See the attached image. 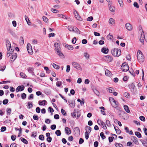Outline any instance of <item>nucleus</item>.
I'll use <instances>...</instances> for the list:
<instances>
[{
	"instance_id": "e433bc0d",
	"label": "nucleus",
	"mask_w": 147,
	"mask_h": 147,
	"mask_svg": "<svg viewBox=\"0 0 147 147\" xmlns=\"http://www.w3.org/2000/svg\"><path fill=\"white\" fill-rule=\"evenodd\" d=\"M135 84L132 83L129 86V88L130 89H134L135 88Z\"/></svg>"
},
{
	"instance_id": "7ed1b4c3",
	"label": "nucleus",
	"mask_w": 147,
	"mask_h": 147,
	"mask_svg": "<svg viewBox=\"0 0 147 147\" xmlns=\"http://www.w3.org/2000/svg\"><path fill=\"white\" fill-rule=\"evenodd\" d=\"M140 40L142 44H144V40L147 42V34H144L143 31H142L140 36Z\"/></svg>"
},
{
	"instance_id": "c756f323",
	"label": "nucleus",
	"mask_w": 147,
	"mask_h": 147,
	"mask_svg": "<svg viewBox=\"0 0 147 147\" xmlns=\"http://www.w3.org/2000/svg\"><path fill=\"white\" fill-rule=\"evenodd\" d=\"M135 135L138 138H140L142 137L141 134L139 132L136 131L135 133Z\"/></svg>"
},
{
	"instance_id": "4d7b16f0",
	"label": "nucleus",
	"mask_w": 147,
	"mask_h": 147,
	"mask_svg": "<svg viewBox=\"0 0 147 147\" xmlns=\"http://www.w3.org/2000/svg\"><path fill=\"white\" fill-rule=\"evenodd\" d=\"M89 133H88V132H85V137L86 139V140H88L89 138Z\"/></svg>"
},
{
	"instance_id": "6ab92c4d",
	"label": "nucleus",
	"mask_w": 147,
	"mask_h": 147,
	"mask_svg": "<svg viewBox=\"0 0 147 147\" xmlns=\"http://www.w3.org/2000/svg\"><path fill=\"white\" fill-rule=\"evenodd\" d=\"M85 129L86 131V132H88L89 134L91 131L92 128L90 126H86L85 127Z\"/></svg>"
},
{
	"instance_id": "ea45409f",
	"label": "nucleus",
	"mask_w": 147,
	"mask_h": 147,
	"mask_svg": "<svg viewBox=\"0 0 147 147\" xmlns=\"http://www.w3.org/2000/svg\"><path fill=\"white\" fill-rule=\"evenodd\" d=\"M84 56L86 57V59H88L89 58V55L87 53H84Z\"/></svg>"
},
{
	"instance_id": "a19ab883",
	"label": "nucleus",
	"mask_w": 147,
	"mask_h": 147,
	"mask_svg": "<svg viewBox=\"0 0 147 147\" xmlns=\"http://www.w3.org/2000/svg\"><path fill=\"white\" fill-rule=\"evenodd\" d=\"M100 136L102 139H105L106 138V137L104 135V134L103 132H101L100 133Z\"/></svg>"
},
{
	"instance_id": "f03ea898",
	"label": "nucleus",
	"mask_w": 147,
	"mask_h": 147,
	"mask_svg": "<svg viewBox=\"0 0 147 147\" xmlns=\"http://www.w3.org/2000/svg\"><path fill=\"white\" fill-rule=\"evenodd\" d=\"M111 53L115 57H119L121 54V51L119 49L114 48L112 49Z\"/></svg>"
},
{
	"instance_id": "8fccbe9b",
	"label": "nucleus",
	"mask_w": 147,
	"mask_h": 147,
	"mask_svg": "<svg viewBox=\"0 0 147 147\" xmlns=\"http://www.w3.org/2000/svg\"><path fill=\"white\" fill-rule=\"evenodd\" d=\"M61 113L64 116H66L67 114L65 111L63 109H62L61 110Z\"/></svg>"
},
{
	"instance_id": "69168bd1",
	"label": "nucleus",
	"mask_w": 147,
	"mask_h": 147,
	"mask_svg": "<svg viewBox=\"0 0 147 147\" xmlns=\"http://www.w3.org/2000/svg\"><path fill=\"white\" fill-rule=\"evenodd\" d=\"M36 113H40V109L39 107H37L36 109Z\"/></svg>"
},
{
	"instance_id": "6e6552de",
	"label": "nucleus",
	"mask_w": 147,
	"mask_h": 147,
	"mask_svg": "<svg viewBox=\"0 0 147 147\" xmlns=\"http://www.w3.org/2000/svg\"><path fill=\"white\" fill-rule=\"evenodd\" d=\"M119 116L122 119H123L124 120L125 119L124 118V116L127 115V113L125 112L122 111H119Z\"/></svg>"
},
{
	"instance_id": "a18cd8bd",
	"label": "nucleus",
	"mask_w": 147,
	"mask_h": 147,
	"mask_svg": "<svg viewBox=\"0 0 147 147\" xmlns=\"http://www.w3.org/2000/svg\"><path fill=\"white\" fill-rule=\"evenodd\" d=\"M33 107L32 104V103H30V102H28V109H30L32 108Z\"/></svg>"
},
{
	"instance_id": "f257e3e1",
	"label": "nucleus",
	"mask_w": 147,
	"mask_h": 147,
	"mask_svg": "<svg viewBox=\"0 0 147 147\" xmlns=\"http://www.w3.org/2000/svg\"><path fill=\"white\" fill-rule=\"evenodd\" d=\"M137 59L140 62H143L144 60V57L141 51L139 50L137 54Z\"/></svg>"
},
{
	"instance_id": "2eb2a0df",
	"label": "nucleus",
	"mask_w": 147,
	"mask_h": 147,
	"mask_svg": "<svg viewBox=\"0 0 147 147\" xmlns=\"http://www.w3.org/2000/svg\"><path fill=\"white\" fill-rule=\"evenodd\" d=\"M101 51L104 53L107 54L109 51V49L107 48L103 47L102 48Z\"/></svg>"
},
{
	"instance_id": "393cba45",
	"label": "nucleus",
	"mask_w": 147,
	"mask_h": 147,
	"mask_svg": "<svg viewBox=\"0 0 147 147\" xmlns=\"http://www.w3.org/2000/svg\"><path fill=\"white\" fill-rule=\"evenodd\" d=\"M74 27L71 26H68L67 28L70 31L74 32Z\"/></svg>"
},
{
	"instance_id": "423d86ee",
	"label": "nucleus",
	"mask_w": 147,
	"mask_h": 147,
	"mask_svg": "<svg viewBox=\"0 0 147 147\" xmlns=\"http://www.w3.org/2000/svg\"><path fill=\"white\" fill-rule=\"evenodd\" d=\"M27 49L28 53L30 55L32 54L33 51L32 50V47L31 45L28 43L27 46Z\"/></svg>"
},
{
	"instance_id": "13d9d810",
	"label": "nucleus",
	"mask_w": 147,
	"mask_h": 147,
	"mask_svg": "<svg viewBox=\"0 0 147 147\" xmlns=\"http://www.w3.org/2000/svg\"><path fill=\"white\" fill-rule=\"evenodd\" d=\"M118 2L120 4V6L121 7H123V1L121 0H118Z\"/></svg>"
},
{
	"instance_id": "72a5a7b5",
	"label": "nucleus",
	"mask_w": 147,
	"mask_h": 147,
	"mask_svg": "<svg viewBox=\"0 0 147 147\" xmlns=\"http://www.w3.org/2000/svg\"><path fill=\"white\" fill-rule=\"evenodd\" d=\"M37 135V132L36 131L33 132L32 133V134L31 136V137H32L34 138H35L36 137Z\"/></svg>"
},
{
	"instance_id": "bb28decb",
	"label": "nucleus",
	"mask_w": 147,
	"mask_h": 147,
	"mask_svg": "<svg viewBox=\"0 0 147 147\" xmlns=\"http://www.w3.org/2000/svg\"><path fill=\"white\" fill-rule=\"evenodd\" d=\"M21 140L24 143L26 144H28V141L24 138H21Z\"/></svg>"
},
{
	"instance_id": "c9c22d12",
	"label": "nucleus",
	"mask_w": 147,
	"mask_h": 147,
	"mask_svg": "<svg viewBox=\"0 0 147 147\" xmlns=\"http://www.w3.org/2000/svg\"><path fill=\"white\" fill-rule=\"evenodd\" d=\"M34 69L33 68L31 67H29L28 69V71L30 73L34 71Z\"/></svg>"
},
{
	"instance_id": "de8ad7c7",
	"label": "nucleus",
	"mask_w": 147,
	"mask_h": 147,
	"mask_svg": "<svg viewBox=\"0 0 147 147\" xmlns=\"http://www.w3.org/2000/svg\"><path fill=\"white\" fill-rule=\"evenodd\" d=\"M123 94L124 96L127 98H128L130 97V95L128 92H124Z\"/></svg>"
},
{
	"instance_id": "cd10ccee",
	"label": "nucleus",
	"mask_w": 147,
	"mask_h": 147,
	"mask_svg": "<svg viewBox=\"0 0 147 147\" xmlns=\"http://www.w3.org/2000/svg\"><path fill=\"white\" fill-rule=\"evenodd\" d=\"M6 67L5 65H2L1 64L0 65V71H3Z\"/></svg>"
},
{
	"instance_id": "1a4fd4ad",
	"label": "nucleus",
	"mask_w": 147,
	"mask_h": 147,
	"mask_svg": "<svg viewBox=\"0 0 147 147\" xmlns=\"http://www.w3.org/2000/svg\"><path fill=\"white\" fill-rule=\"evenodd\" d=\"M74 15L75 18L78 20L79 21L82 20V18L79 16L78 13L77 11H75L74 12Z\"/></svg>"
},
{
	"instance_id": "864d4df0",
	"label": "nucleus",
	"mask_w": 147,
	"mask_h": 147,
	"mask_svg": "<svg viewBox=\"0 0 147 147\" xmlns=\"http://www.w3.org/2000/svg\"><path fill=\"white\" fill-rule=\"evenodd\" d=\"M115 145L116 147H122L123 146L122 144L118 143L115 144Z\"/></svg>"
},
{
	"instance_id": "680f3d73",
	"label": "nucleus",
	"mask_w": 147,
	"mask_h": 147,
	"mask_svg": "<svg viewBox=\"0 0 147 147\" xmlns=\"http://www.w3.org/2000/svg\"><path fill=\"white\" fill-rule=\"evenodd\" d=\"M43 20L45 22H47L48 19V18L45 16H43L42 17Z\"/></svg>"
},
{
	"instance_id": "0e129e2a",
	"label": "nucleus",
	"mask_w": 147,
	"mask_h": 147,
	"mask_svg": "<svg viewBox=\"0 0 147 147\" xmlns=\"http://www.w3.org/2000/svg\"><path fill=\"white\" fill-rule=\"evenodd\" d=\"M6 130V127H2L1 129V132H4Z\"/></svg>"
},
{
	"instance_id": "dca6fc26",
	"label": "nucleus",
	"mask_w": 147,
	"mask_h": 147,
	"mask_svg": "<svg viewBox=\"0 0 147 147\" xmlns=\"http://www.w3.org/2000/svg\"><path fill=\"white\" fill-rule=\"evenodd\" d=\"M125 27L126 29L129 30H131L132 29L131 25L129 23H127L125 24Z\"/></svg>"
},
{
	"instance_id": "b1692460",
	"label": "nucleus",
	"mask_w": 147,
	"mask_h": 147,
	"mask_svg": "<svg viewBox=\"0 0 147 147\" xmlns=\"http://www.w3.org/2000/svg\"><path fill=\"white\" fill-rule=\"evenodd\" d=\"M51 65L53 67L56 69H58L59 68V67L58 65H57L54 63H51Z\"/></svg>"
},
{
	"instance_id": "6e6d98bb",
	"label": "nucleus",
	"mask_w": 147,
	"mask_h": 147,
	"mask_svg": "<svg viewBox=\"0 0 147 147\" xmlns=\"http://www.w3.org/2000/svg\"><path fill=\"white\" fill-rule=\"evenodd\" d=\"M107 38L108 40H111L113 38V35L109 34L107 36Z\"/></svg>"
},
{
	"instance_id": "20e7f679",
	"label": "nucleus",
	"mask_w": 147,
	"mask_h": 147,
	"mask_svg": "<svg viewBox=\"0 0 147 147\" xmlns=\"http://www.w3.org/2000/svg\"><path fill=\"white\" fill-rule=\"evenodd\" d=\"M121 69L124 71H127L129 69V66L125 63H123L121 67Z\"/></svg>"
},
{
	"instance_id": "f704fd0d",
	"label": "nucleus",
	"mask_w": 147,
	"mask_h": 147,
	"mask_svg": "<svg viewBox=\"0 0 147 147\" xmlns=\"http://www.w3.org/2000/svg\"><path fill=\"white\" fill-rule=\"evenodd\" d=\"M56 51H57V54L61 56L63 55V54L62 53L61 51H60V49L57 50Z\"/></svg>"
},
{
	"instance_id": "4c0bfd02",
	"label": "nucleus",
	"mask_w": 147,
	"mask_h": 147,
	"mask_svg": "<svg viewBox=\"0 0 147 147\" xmlns=\"http://www.w3.org/2000/svg\"><path fill=\"white\" fill-rule=\"evenodd\" d=\"M61 16H62V18H64L66 19H67V18L68 17H67L66 16H64L63 14H58L57 15V16L58 17H61Z\"/></svg>"
},
{
	"instance_id": "aec40b11",
	"label": "nucleus",
	"mask_w": 147,
	"mask_h": 147,
	"mask_svg": "<svg viewBox=\"0 0 147 147\" xmlns=\"http://www.w3.org/2000/svg\"><path fill=\"white\" fill-rule=\"evenodd\" d=\"M68 103L70 106L71 107H74L75 105V102L73 101H68Z\"/></svg>"
},
{
	"instance_id": "09e8293b",
	"label": "nucleus",
	"mask_w": 147,
	"mask_h": 147,
	"mask_svg": "<svg viewBox=\"0 0 147 147\" xmlns=\"http://www.w3.org/2000/svg\"><path fill=\"white\" fill-rule=\"evenodd\" d=\"M39 139L41 140H44L45 139L44 136L42 135H39Z\"/></svg>"
},
{
	"instance_id": "473e14b6",
	"label": "nucleus",
	"mask_w": 147,
	"mask_h": 147,
	"mask_svg": "<svg viewBox=\"0 0 147 147\" xmlns=\"http://www.w3.org/2000/svg\"><path fill=\"white\" fill-rule=\"evenodd\" d=\"M55 134L58 136H60L61 134V132L59 130H56L55 132Z\"/></svg>"
},
{
	"instance_id": "c85d7f7f",
	"label": "nucleus",
	"mask_w": 147,
	"mask_h": 147,
	"mask_svg": "<svg viewBox=\"0 0 147 147\" xmlns=\"http://www.w3.org/2000/svg\"><path fill=\"white\" fill-rule=\"evenodd\" d=\"M74 32L76 33H78L79 34H80V30L76 27H74Z\"/></svg>"
},
{
	"instance_id": "a878e982",
	"label": "nucleus",
	"mask_w": 147,
	"mask_h": 147,
	"mask_svg": "<svg viewBox=\"0 0 147 147\" xmlns=\"http://www.w3.org/2000/svg\"><path fill=\"white\" fill-rule=\"evenodd\" d=\"M20 45H22L24 43V40L22 36H21L20 37Z\"/></svg>"
},
{
	"instance_id": "3c124183",
	"label": "nucleus",
	"mask_w": 147,
	"mask_h": 147,
	"mask_svg": "<svg viewBox=\"0 0 147 147\" xmlns=\"http://www.w3.org/2000/svg\"><path fill=\"white\" fill-rule=\"evenodd\" d=\"M97 123L100 125H102V124H105V123L103 122L101 120H98L97 121Z\"/></svg>"
},
{
	"instance_id": "4be33fe9",
	"label": "nucleus",
	"mask_w": 147,
	"mask_h": 147,
	"mask_svg": "<svg viewBox=\"0 0 147 147\" xmlns=\"http://www.w3.org/2000/svg\"><path fill=\"white\" fill-rule=\"evenodd\" d=\"M6 45L7 48V50H8V49L9 48H11V43L9 40H7L6 41Z\"/></svg>"
},
{
	"instance_id": "2f4dec72",
	"label": "nucleus",
	"mask_w": 147,
	"mask_h": 147,
	"mask_svg": "<svg viewBox=\"0 0 147 147\" xmlns=\"http://www.w3.org/2000/svg\"><path fill=\"white\" fill-rule=\"evenodd\" d=\"M46 102V101L45 100H43L42 101H39V105H45Z\"/></svg>"
},
{
	"instance_id": "9d476101",
	"label": "nucleus",
	"mask_w": 147,
	"mask_h": 147,
	"mask_svg": "<svg viewBox=\"0 0 147 147\" xmlns=\"http://www.w3.org/2000/svg\"><path fill=\"white\" fill-rule=\"evenodd\" d=\"M24 87L23 85L19 86L16 89V92L22 91L24 89Z\"/></svg>"
},
{
	"instance_id": "a211bd4d",
	"label": "nucleus",
	"mask_w": 147,
	"mask_h": 147,
	"mask_svg": "<svg viewBox=\"0 0 147 147\" xmlns=\"http://www.w3.org/2000/svg\"><path fill=\"white\" fill-rule=\"evenodd\" d=\"M65 133L67 134H69L71 133L70 129L68 127H66L65 128Z\"/></svg>"
},
{
	"instance_id": "774afa93",
	"label": "nucleus",
	"mask_w": 147,
	"mask_h": 147,
	"mask_svg": "<svg viewBox=\"0 0 147 147\" xmlns=\"http://www.w3.org/2000/svg\"><path fill=\"white\" fill-rule=\"evenodd\" d=\"M70 69V67L69 65H67V66L66 72L67 73L69 72Z\"/></svg>"
},
{
	"instance_id": "338daca9",
	"label": "nucleus",
	"mask_w": 147,
	"mask_h": 147,
	"mask_svg": "<svg viewBox=\"0 0 147 147\" xmlns=\"http://www.w3.org/2000/svg\"><path fill=\"white\" fill-rule=\"evenodd\" d=\"M56 125H55L53 124V125H52L51 126V129L52 130H54L56 128Z\"/></svg>"
},
{
	"instance_id": "c03bdc74",
	"label": "nucleus",
	"mask_w": 147,
	"mask_h": 147,
	"mask_svg": "<svg viewBox=\"0 0 147 147\" xmlns=\"http://www.w3.org/2000/svg\"><path fill=\"white\" fill-rule=\"evenodd\" d=\"M115 7L114 6H111L109 8L110 10L112 12H114L115 10Z\"/></svg>"
},
{
	"instance_id": "79ce46f5",
	"label": "nucleus",
	"mask_w": 147,
	"mask_h": 147,
	"mask_svg": "<svg viewBox=\"0 0 147 147\" xmlns=\"http://www.w3.org/2000/svg\"><path fill=\"white\" fill-rule=\"evenodd\" d=\"M106 124L108 127H110L111 126L110 121L108 120H107L106 121Z\"/></svg>"
},
{
	"instance_id": "5701e85b",
	"label": "nucleus",
	"mask_w": 147,
	"mask_h": 147,
	"mask_svg": "<svg viewBox=\"0 0 147 147\" xmlns=\"http://www.w3.org/2000/svg\"><path fill=\"white\" fill-rule=\"evenodd\" d=\"M109 22L110 24L112 25L115 23V20L112 18H110L109 20Z\"/></svg>"
},
{
	"instance_id": "e2e57ef3",
	"label": "nucleus",
	"mask_w": 147,
	"mask_h": 147,
	"mask_svg": "<svg viewBox=\"0 0 147 147\" xmlns=\"http://www.w3.org/2000/svg\"><path fill=\"white\" fill-rule=\"evenodd\" d=\"M8 102V100L7 99H5L3 101V103L4 105L7 104Z\"/></svg>"
},
{
	"instance_id": "49530a36",
	"label": "nucleus",
	"mask_w": 147,
	"mask_h": 147,
	"mask_svg": "<svg viewBox=\"0 0 147 147\" xmlns=\"http://www.w3.org/2000/svg\"><path fill=\"white\" fill-rule=\"evenodd\" d=\"M62 84V82L61 81H57L56 83V85L58 87H59Z\"/></svg>"
},
{
	"instance_id": "603ef678",
	"label": "nucleus",
	"mask_w": 147,
	"mask_h": 147,
	"mask_svg": "<svg viewBox=\"0 0 147 147\" xmlns=\"http://www.w3.org/2000/svg\"><path fill=\"white\" fill-rule=\"evenodd\" d=\"M117 129H115V131L117 134H120L121 132V130L117 127Z\"/></svg>"
},
{
	"instance_id": "f3484780",
	"label": "nucleus",
	"mask_w": 147,
	"mask_h": 147,
	"mask_svg": "<svg viewBox=\"0 0 147 147\" xmlns=\"http://www.w3.org/2000/svg\"><path fill=\"white\" fill-rule=\"evenodd\" d=\"M54 45L55 47V50L56 51L57 50L60 49V45H59L58 43L55 42L54 43Z\"/></svg>"
},
{
	"instance_id": "bf43d9fd",
	"label": "nucleus",
	"mask_w": 147,
	"mask_h": 147,
	"mask_svg": "<svg viewBox=\"0 0 147 147\" xmlns=\"http://www.w3.org/2000/svg\"><path fill=\"white\" fill-rule=\"evenodd\" d=\"M20 76L22 78H25L26 77V75L23 72L20 73Z\"/></svg>"
},
{
	"instance_id": "4468645a",
	"label": "nucleus",
	"mask_w": 147,
	"mask_h": 147,
	"mask_svg": "<svg viewBox=\"0 0 147 147\" xmlns=\"http://www.w3.org/2000/svg\"><path fill=\"white\" fill-rule=\"evenodd\" d=\"M63 45L66 48L70 50H72L74 49L72 45H69L65 43Z\"/></svg>"
},
{
	"instance_id": "58836bf2",
	"label": "nucleus",
	"mask_w": 147,
	"mask_h": 147,
	"mask_svg": "<svg viewBox=\"0 0 147 147\" xmlns=\"http://www.w3.org/2000/svg\"><path fill=\"white\" fill-rule=\"evenodd\" d=\"M21 96L22 99H25L26 98V94L24 92L21 94Z\"/></svg>"
},
{
	"instance_id": "412c9836",
	"label": "nucleus",
	"mask_w": 147,
	"mask_h": 147,
	"mask_svg": "<svg viewBox=\"0 0 147 147\" xmlns=\"http://www.w3.org/2000/svg\"><path fill=\"white\" fill-rule=\"evenodd\" d=\"M123 107L125 110L126 112L127 113H129L130 112V110L129 107L127 105H124L123 106Z\"/></svg>"
},
{
	"instance_id": "052dcab7",
	"label": "nucleus",
	"mask_w": 147,
	"mask_h": 147,
	"mask_svg": "<svg viewBox=\"0 0 147 147\" xmlns=\"http://www.w3.org/2000/svg\"><path fill=\"white\" fill-rule=\"evenodd\" d=\"M140 119L142 121H145V118L142 116H141L139 117Z\"/></svg>"
},
{
	"instance_id": "37998d69",
	"label": "nucleus",
	"mask_w": 147,
	"mask_h": 147,
	"mask_svg": "<svg viewBox=\"0 0 147 147\" xmlns=\"http://www.w3.org/2000/svg\"><path fill=\"white\" fill-rule=\"evenodd\" d=\"M11 48L8 49L7 52L9 53L11 55L13 53V50L12 49H10Z\"/></svg>"
},
{
	"instance_id": "5fc2aeb1",
	"label": "nucleus",
	"mask_w": 147,
	"mask_h": 147,
	"mask_svg": "<svg viewBox=\"0 0 147 147\" xmlns=\"http://www.w3.org/2000/svg\"><path fill=\"white\" fill-rule=\"evenodd\" d=\"M92 88L93 92H95L96 91H98V92H99L97 90V89L96 87L94 86H92Z\"/></svg>"
},
{
	"instance_id": "7c9ffc66",
	"label": "nucleus",
	"mask_w": 147,
	"mask_h": 147,
	"mask_svg": "<svg viewBox=\"0 0 147 147\" xmlns=\"http://www.w3.org/2000/svg\"><path fill=\"white\" fill-rule=\"evenodd\" d=\"M105 74L106 75L108 76H110L111 74V73H110V71L107 69L105 70Z\"/></svg>"
},
{
	"instance_id": "9b49d317",
	"label": "nucleus",
	"mask_w": 147,
	"mask_h": 147,
	"mask_svg": "<svg viewBox=\"0 0 147 147\" xmlns=\"http://www.w3.org/2000/svg\"><path fill=\"white\" fill-rule=\"evenodd\" d=\"M17 57L16 53H14L10 57V60L11 62H13L16 59Z\"/></svg>"
},
{
	"instance_id": "39448f33",
	"label": "nucleus",
	"mask_w": 147,
	"mask_h": 147,
	"mask_svg": "<svg viewBox=\"0 0 147 147\" xmlns=\"http://www.w3.org/2000/svg\"><path fill=\"white\" fill-rule=\"evenodd\" d=\"M104 59L107 62H110L112 61L113 58L111 56L107 55L103 57Z\"/></svg>"
},
{
	"instance_id": "f8f14e48",
	"label": "nucleus",
	"mask_w": 147,
	"mask_h": 147,
	"mask_svg": "<svg viewBox=\"0 0 147 147\" xmlns=\"http://www.w3.org/2000/svg\"><path fill=\"white\" fill-rule=\"evenodd\" d=\"M131 140L136 144H138L139 142L137 138L135 136H132L131 138Z\"/></svg>"
},
{
	"instance_id": "ddd939ff",
	"label": "nucleus",
	"mask_w": 147,
	"mask_h": 147,
	"mask_svg": "<svg viewBox=\"0 0 147 147\" xmlns=\"http://www.w3.org/2000/svg\"><path fill=\"white\" fill-rule=\"evenodd\" d=\"M72 64L73 66L75 68L78 69L80 67V65L79 64H78L77 62H73L72 63Z\"/></svg>"
},
{
	"instance_id": "0eeeda50",
	"label": "nucleus",
	"mask_w": 147,
	"mask_h": 147,
	"mask_svg": "<svg viewBox=\"0 0 147 147\" xmlns=\"http://www.w3.org/2000/svg\"><path fill=\"white\" fill-rule=\"evenodd\" d=\"M74 134L76 136H78L80 134V131L79 127H75L74 129Z\"/></svg>"
}]
</instances>
